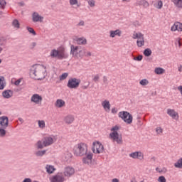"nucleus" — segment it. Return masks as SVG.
<instances>
[{
  "mask_svg": "<svg viewBox=\"0 0 182 182\" xmlns=\"http://www.w3.org/2000/svg\"><path fill=\"white\" fill-rule=\"evenodd\" d=\"M56 171V168L53 165H47L46 166V172L48 174H53Z\"/></svg>",
  "mask_w": 182,
  "mask_h": 182,
  "instance_id": "obj_27",
  "label": "nucleus"
},
{
  "mask_svg": "<svg viewBox=\"0 0 182 182\" xmlns=\"http://www.w3.org/2000/svg\"><path fill=\"white\" fill-rule=\"evenodd\" d=\"M88 152L87 144L83 142L76 144L73 148V154L75 157H85Z\"/></svg>",
  "mask_w": 182,
  "mask_h": 182,
  "instance_id": "obj_2",
  "label": "nucleus"
},
{
  "mask_svg": "<svg viewBox=\"0 0 182 182\" xmlns=\"http://www.w3.org/2000/svg\"><path fill=\"white\" fill-rule=\"evenodd\" d=\"M36 157H42L46 154V150H39L35 153Z\"/></svg>",
  "mask_w": 182,
  "mask_h": 182,
  "instance_id": "obj_33",
  "label": "nucleus"
},
{
  "mask_svg": "<svg viewBox=\"0 0 182 182\" xmlns=\"http://www.w3.org/2000/svg\"><path fill=\"white\" fill-rule=\"evenodd\" d=\"M37 43L36 42H32L31 44L30 45V48L31 49H33L36 46Z\"/></svg>",
  "mask_w": 182,
  "mask_h": 182,
  "instance_id": "obj_53",
  "label": "nucleus"
},
{
  "mask_svg": "<svg viewBox=\"0 0 182 182\" xmlns=\"http://www.w3.org/2000/svg\"><path fill=\"white\" fill-rule=\"evenodd\" d=\"M22 182H32V179H31V178H26Z\"/></svg>",
  "mask_w": 182,
  "mask_h": 182,
  "instance_id": "obj_55",
  "label": "nucleus"
},
{
  "mask_svg": "<svg viewBox=\"0 0 182 182\" xmlns=\"http://www.w3.org/2000/svg\"><path fill=\"white\" fill-rule=\"evenodd\" d=\"M5 86H6V83L5 82V77L1 76L0 77V90H4V89H5Z\"/></svg>",
  "mask_w": 182,
  "mask_h": 182,
  "instance_id": "obj_31",
  "label": "nucleus"
},
{
  "mask_svg": "<svg viewBox=\"0 0 182 182\" xmlns=\"http://www.w3.org/2000/svg\"><path fill=\"white\" fill-rule=\"evenodd\" d=\"M9 123V121L8 117L3 116L0 117V127H1V129H6Z\"/></svg>",
  "mask_w": 182,
  "mask_h": 182,
  "instance_id": "obj_16",
  "label": "nucleus"
},
{
  "mask_svg": "<svg viewBox=\"0 0 182 182\" xmlns=\"http://www.w3.org/2000/svg\"><path fill=\"white\" fill-rule=\"evenodd\" d=\"M3 97L5 99H9L10 97H12L13 92L11 90H5L2 93Z\"/></svg>",
  "mask_w": 182,
  "mask_h": 182,
  "instance_id": "obj_30",
  "label": "nucleus"
},
{
  "mask_svg": "<svg viewBox=\"0 0 182 182\" xmlns=\"http://www.w3.org/2000/svg\"><path fill=\"white\" fill-rule=\"evenodd\" d=\"M119 130H120V127L118 125H115L111 129V133L109 134V139L112 140V141H116L117 144H122L123 143V140L122 139V134H119Z\"/></svg>",
  "mask_w": 182,
  "mask_h": 182,
  "instance_id": "obj_5",
  "label": "nucleus"
},
{
  "mask_svg": "<svg viewBox=\"0 0 182 182\" xmlns=\"http://www.w3.org/2000/svg\"><path fill=\"white\" fill-rule=\"evenodd\" d=\"M36 148L38 150H42L44 147H46V139L38 141L36 144Z\"/></svg>",
  "mask_w": 182,
  "mask_h": 182,
  "instance_id": "obj_23",
  "label": "nucleus"
},
{
  "mask_svg": "<svg viewBox=\"0 0 182 182\" xmlns=\"http://www.w3.org/2000/svg\"><path fill=\"white\" fill-rule=\"evenodd\" d=\"M50 182H65L66 178L63 175V172H58L55 175L50 177Z\"/></svg>",
  "mask_w": 182,
  "mask_h": 182,
  "instance_id": "obj_9",
  "label": "nucleus"
},
{
  "mask_svg": "<svg viewBox=\"0 0 182 182\" xmlns=\"http://www.w3.org/2000/svg\"><path fill=\"white\" fill-rule=\"evenodd\" d=\"M77 45H87V40L85 37L78 38L75 40Z\"/></svg>",
  "mask_w": 182,
  "mask_h": 182,
  "instance_id": "obj_28",
  "label": "nucleus"
},
{
  "mask_svg": "<svg viewBox=\"0 0 182 182\" xmlns=\"http://www.w3.org/2000/svg\"><path fill=\"white\" fill-rule=\"evenodd\" d=\"M111 112L112 113V114H116V113H117V109L116 107H114L112 109Z\"/></svg>",
  "mask_w": 182,
  "mask_h": 182,
  "instance_id": "obj_54",
  "label": "nucleus"
},
{
  "mask_svg": "<svg viewBox=\"0 0 182 182\" xmlns=\"http://www.w3.org/2000/svg\"><path fill=\"white\" fill-rule=\"evenodd\" d=\"M103 82L104 83H107V77H106V76L103 77Z\"/></svg>",
  "mask_w": 182,
  "mask_h": 182,
  "instance_id": "obj_59",
  "label": "nucleus"
},
{
  "mask_svg": "<svg viewBox=\"0 0 182 182\" xmlns=\"http://www.w3.org/2000/svg\"><path fill=\"white\" fill-rule=\"evenodd\" d=\"M101 105L103 107L105 112H106L107 113H109V112H110V102L107 100H105L104 101H102L101 102Z\"/></svg>",
  "mask_w": 182,
  "mask_h": 182,
  "instance_id": "obj_20",
  "label": "nucleus"
},
{
  "mask_svg": "<svg viewBox=\"0 0 182 182\" xmlns=\"http://www.w3.org/2000/svg\"><path fill=\"white\" fill-rule=\"evenodd\" d=\"M89 88V84L85 85V84H82L81 85V89H82V90H86V89Z\"/></svg>",
  "mask_w": 182,
  "mask_h": 182,
  "instance_id": "obj_50",
  "label": "nucleus"
},
{
  "mask_svg": "<svg viewBox=\"0 0 182 182\" xmlns=\"http://www.w3.org/2000/svg\"><path fill=\"white\" fill-rule=\"evenodd\" d=\"M73 157V155L72 154V153L69 151H65L63 155V160L64 161H70Z\"/></svg>",
  "mask_w": 182,
  "mask_h": 182,
  "instance_id": "obj_24",
  "label": "nucleus"
},
{
  "mask_svg": "<svg viewBox=\"0 0 182 182\" xmlns=\"http://www.w3.org/2000/svg\"><path fill=\"white\" fill-rule=\"evenodd\" d=\"M178 72H182V65L178 67Z\"/></svg>",
  "mask_w": 182,
  "mask_h": 182,
  "instance_id": "obj_61",
  "label": "nucleus"
},
{
  "mask_svg": "<svg viewBox=\"0 0 182 182\" xmlns=\"http://www.w3.org/2000/svg\"><path fill=\"white\" fill-rule=\"evenodd\" d=\"M151 49L150 48H146L144 50V56H146L147 58H149V56H151Z\"/></svg>",
  "mask_w": 182,
  "mask_h": 182,
  "instance_id": "obj_37",
  "label": "nucleus"
},
{
  "mask_svg": "<svg viewBox=\"0 0 182 182\" xmlns=\"http://www.w3.org/2000/svg\"><path fill=\"white\" fill-rule=\"evenodd\" d=\"M90 8H95L96 6V1L95 0H86Z\"/></svg>",
  "mask_w": 182,
  "mask_h": 182,
  "instance_id": "obj_39",
  "label": "nucleus"
},
{
  "mask_svg": "<svg viewBox=\"0 0 182 182\" xmlns=\"http://www.w3.org/2000/svg\"><path fill=\"white\" fill-rule=\"evenodd\" d=\"M136 5H139L140 6H144V8H149L150 6V4H149V1L146 0H139L136 1Z\"/></svg>",
  "mask_w": 182,
  "mask_h": 182,
  "instance_id": "obj_26",
  "label": "nucleus"
},
{
  "mask_svg": "<svg viewBox=\"0 0 182 182\" xmlns=\"http://www.w3.org/2000/svg\"><path fill=\"white\" fill-rule=\"evenodd\" d=\"M166 113L170 116V117L173 119V120H178L180 117L178 112H176V110L173 109H168Z\"/></svg>",
  "mask_w": 182,
  "mask_h": 182,
  "instance_id": "obj_14",
  "label": "nucleus"
},
{
  "mask_svg": "<svg viewBox=\"0 0 182 182\" xmlns=\"http://www.w3.org/2000/svg\"><path fill=\"white\" fill-rule=\"evenodd\" d=\"M156 171H157V173H167V168H166V167H163V168L156 167Z\"/></svg>",
  "mask_w": 182,
  "mask_h": 182,
  "instance_id": "obj_38",
  "label": "nucleus"
},
{
  "mask_svg": "<svg viewBox=\"0 0 182 182\" xmlns=\"http://www.w3.org/2000/svg\"><path fill=\"white\" fill-rule=\"evenodd\" d=\"M129 157L137 160H144V155L141 151H135L129 154Z\"/></svg>",
  "mask_w": 182,
  "mask_h": 182,
  "instance_id": "obj_13",
  "label": "nucleus"
},
{
  "mask_svg": "<svg viewBox=\"0 0 182 182\" xmlns=\"http://www.w3.org/2000/svg\"><path fill=\"white\" fill-rule=\"evenodd\" d=\"M69 4L70 6H77L79 8L80 6V4H79V1L77 0H69Z\"/></svg>",
  "mask_w": 182,
  "mask_h": 182,
  "instance_id": "obj_32",
  "label": "nucleus"
},
{
  "mask_svg": "<svg viewBox=\"0 0 182 182\" xmlns=\"http://www.w3.org/2000/svg\"><path fill=\"white\" fill-rule=\"evenodd\" d=\"M143 59V55H139L137 57L134 58V60H138L140 61Z\"/></svg>",
  "mask_w": 182,
  "mask_h": 182,
  "instance_id": "obj_52",
  "label": "nucleus"
},
{
  "mask_svg": "<svg viewBox=\"0 0 182 182\" xmlns=\"http://www.w3.org/2000/svg\"><path fill=\"white\" fill-rule=\"evenodd\" d=\"M58 136L56 135H50L46 137V146H52L54 143H56Z\"/></svg>",
  "mask_w": 182,
  "mask_h": 182,
  "instance_id": "obj_15",
  "label": "nucleus"
},
{
  "mask_svg": "<svg viewBox=\"0 0 182 182\" xmlns=\"http://www.w3.org/2000/svg\"><path fill=\"white\" fill-rule=\"evenodd\" d=\"M6 6V1L5 0H0V8L4 9Z\"/></svg>",
  "mask_w": 182,
  "mask_h": 182,
  "instance_id": "obj_44",
  "label": "nucleus"
},
{
  "mask_svg": "<svg viewBox=\"0 0 182 182\" xmlns=\"http://www.w3.org/2000/svg\"><path fill=\"white\" fill-rule=\"evenodd\" d=\"M116 36H118L120 38L122 36V31L120 29L117 30H111L109 31V38H116Z\"/></svg>",
  "mask_w": 182,
  "mask_h": 182,
  "instance_id": "obj_22",
  "label": "nucleus"
},
{
  "mask_svg": "<svg viewBox=\"0 0 182 182\" xmlns=\"http://www.w3.org/2000/svg\"><path fill=\"white\" fill-rule=\"evenodd\" d=\"M31 100L36 105H41L42 103V97L38 94H34L32 95Z\"/></svg>",
  "mask_w": 182,
  "mask_h": 182,
  "instance_id": "obj_18",
  "label": "nucleus"
},
{
  "mask_svg": "<svg viewBox=\"0 0 182 182\" xmlns=\"http://www.w3.org/2000/svg\"><path fill=\"white\" fill-rule=\"evenodd\" d=\"M29 75L35 80H43L46 77V67L42 64H34L31 66Z\"/></svg>",
  "mask_w": 182,
  "mask_h": 182,
  "instance_id": "obj_1",
  "label": "nucleus"
},
{
  "mask_svg": "<svg viewBox=\"0 0 182 182\" xmlns=\"http://www.w3.org/2000/svg\"><path fill=\"white\" fill-rule=\"evenodd\" d=\"M100 79V77L99 76V75H95L93 78L92 80L93 82H95V83L99 82V80Z\"/></svg>",
  "mask_w": 182,
  "mask_h": 182,
  "instance_id": "obj_48",
  "label": "nucleus"
},
{
  "mask_svg": "<svg viewBox=\"0 0 182 182\" xmlns=\"http://www.w3.org/2000/svg\"><path fill=\"white\" fill-rule=\"evenodd\" d=\"M27 30L29 32V33H32L33 36H36V32L33 28L27 27Z\"/></svg>",
  "mask_w": 182,
  "mask_h": 182,
  "instance_id": "obj_42",
  "label": "nucleus"
},
{
  "mask_svg": "<svg viewBox=\"0 0 182 182\" xmlns=\"http://www.w3.org/2000/svg\"><path fill=\"white\" fill-rule=\"evenodd\" d=\"M19 5H20L21 6H23L25 5V3H23V2H20V3H19Z\"/></svg>",
  "mask_w": 182,
  "mask_h": 182,
  "instance_id": "obj_63",
  "label": "nucleus"
},
{
  "mask_svg": "<svg viewBox=\"0 0 182 182\" xmlns=\"http://www.w3.org/2000/svg\"><path fill=\"white\" fill-rule=\"evenodd\" d=\"M21 82H22V78H19L16 81H15L14 85L15 86H19L21 85Z\"/></svg>",
  "mask_w": 182,
  "mask_h": 182,
  "instance_id": "obj_51",
  "label": "nucleus"
},
{
  "mask_svg": "<svg viewBox=\"0 0 182 182\" xmlns=\"http://www.w3.org/2000/svg\"><path fill=\"white\" fill-rule=\"evenodd\" d=\"M133 39H137L136 46L138 48L144 46V35L140 32H134L132 36Z\"/></svg>",
  "mask_w": 182,
  "mask_h": 182,
  "instance_id": "obj_8",
  "label": "nucleus"
},
{
  "mask_svg": "<svg viewBox=\"0 0 182 182\" xmlns=\"http://www.w3.org/2000/svg\"><path fill=\"white\" fill-rule=\"evenodd\" d=\"M12 26H14V28H16V29H19V28H21V24L19 23L18 19H14L13 21Z\"/></svg>",
  "mask_w": 182,
  "mask_h": 182,
  "instance_id": "obj_34",
  "label": "nucleus"
},
{
  "mask_svg": "<svg viewBox=\"0 0 182 182\" xmlns=\"http://www.w3.org/2000/svg\"><path fill=\"white\" fill-rule=\"evenodd\" d=\"M165 70L164 69L161 68H156L154 70V73L156 75H163V73H164Z\"/></svg>",
  "mask_w": 182,
  "mask_h": 182,
  "instance_id": "obj_35",
  "label": "nucleus"
},
{
  "mask_svg": "<svg viewBox=\"0 0 182 182\" xmlns=\"http://www.w3.org/2000/svg\"><path fill=\"white\" fill-rule=\"evenodd\" d=\"M173 2V5H175L176 8H178L179 9H182V0H171Z\"/></svg>",
  "mask_w": 182,
  "mask_h": 182,
  "instance_id": "obj_29",
  "label": "nucleus"
},
{
  "mask_svg": "<svg viewBox=\"0 0 182 182\" xmlns=\"http://www.w3.org/2000/svg\"><path fill=\"white\" fill-rule=\"evenodd\" d=\"M80 85V79L76 77L70 78L68 80L67 86L69 89H77Z\"/></svg>",
  "mask_w": 182,
  "mask_h": 182,
  "instance_id": "obj_10",
  "label": "nucleus"
},
{
  "mask_svg": "<svg viewBox=\"0 0 182 182\" xmlns=\"http://www.w3.org/2000/svg\"><path fill=\"white\" fill-rule=\"evenodd\" d=\"M82 158V163L84 164H87L88 166L90 164H92V160H93V153L88 151Z\"/></svg>",
  "mask_w": 182,
  "mask_h": 182,
  "instance_id": "obj_11",
  "label": "nucleus"
},
{
  "mask_svg": "<svg viewBox=\"0 0 182 182\" xmlns=\"http://www.w3.org/2000/svg\"><path fill=\"white\" fill-rule=\"evenodd\" d=\"M85 25V21H81L78 23V26H83Z\"/></svg>",
  "mask_w": 182,
  "mask_h": 182,
  "instance_id": "obj_56",
  "label": "nucleus"
},
{
  "mask_svg": "<svg viewBox=\"0 0 182 182\" xmlns=\"http://www.w3.org/2000/svg\"><path fill=\"white\" fill-rule=\"evenodd\" d=\"M85 56H92V53L90 51L85 52Z\"/></svg>",
  "mask_w": 182,
  "mask_h": 182,
  "instance_id": "obj_58",
  "label": "nucleus"
},
{
  "mask_svg": "<svg viewBox=\"0 0 182 182\" xmlns=\"http://www.w3.org/2000/svg\"><path fill=\"white\" fill-rule=\"evenodd\" d=\"M70 55L75 59H82L85 55H86V50L85 48L80 46H70Z\"/></svg>",
  "mask_w": 182,
  "mask_h": 182,
  "instance_id": "obj_4",
  "label": "nucleus"
},
{
  "mask_svg": "<svg viewBox=\"0 0 182 182\" xmlns=\"http://www.w3.org/2000/svg\"><path fill=\"white\" fill-rule=\"evenodd\" d=\"M19 122H21V123H23V119L22 118H18Z\"/></svg>",
  "mask_w": 182,
  "mask_h": 182,
  "instance_id": "obj_62",
  "label": "nucleus"
},
{
  "mask_svg": "<svg viewBox=\"0 0 182 182\" xmlns=\"http://www.w3.org/2000/svg\"><path fill=\"white\" fill-rule=\"evenodd\" d=\"M158 181L159 182H166V177H164V176H159L158 178Z\"/></svg>",
  "mask_w": 182,
  "mask_h": 182,
  "instance_id": "obj_49",
  "label": "nucleus"
},
{
  "mask_svg": "<svg viewBox=\"0 0 182 182\" xmlns=\"http://www.w3.org/2000/svg\"><path fill=\"white\" fill-rule=\"evenodd\" d=\"M63 174L64 177H72L75 174V168L72 166L65 167Z\"/></svg>",
  "mask_w": 182,
  "mask_h": 182,
  "instance_id": "obj_12",
  "label": "nucleus"
},
{
  "mask_svg": "<svg viewBox=\"0 0 182 182\" xmlns=\"http://www.w3.org/2000/svg\"><path fill=\"white\" fill-rule=\"evenodd\" d=\"M43 16L39 15L38 12H33L32 14L33 22H43Z\"/></svg>",
  "mask_w": 182,
  "mask_h": 182,
  "instance_id": "obj_17",
  "label": "nucleus"
},
{
  "mask_svg": "<svg viewBox=\"0 0 182 182\" xmlns=\"http://www.w3.org/2000/svg\"><path fill=\"white\" fill-rule=\"evenodd\" d=\"M177 42H178V46L180 48V46H181V43L180 42V40H178Z\"/></svg>",
  "mask_w": 182,
  "mask_h": 182,
  "instance_id": "obj_64",
  "label": "nucleus"
},
{
  "mask_svg": "<svg viewBox=\"0 0 182 182\" xmlns=\"http://www.w3.org/2000/svg\"><path fill=\"white\" fill-rule=\"evenodd\" d=\"M156 133L158 134H163V128H161V127H157L156 128Z\"/></svg>",
  "mask_w": 182,
  "mask_h": 182,
  "instance_id": "obj_46",
  "label": "nucleus"
},
{
  "mask_svg": "<svg viewBox=\"0 0 182 182\" xmlns=\"http://www.w3.org/2000/svg\"><path fill=\"white\" fill-rule=\"evenodd\" d=\"M38 123L40 129H45V126H46L45 121L38 120Z\"/></svg>",
  "mask_w": 182,
  "mask_h": 182,
  "instance_id": "obj_40",
  "label": "nucleus"
},
{
  "mask_svg": "<svg viewBox=\"0 0 182 182\" xmlns=\"http://www.w3.org/2000/svg\"><path fill=\"white\" fill-rule=\"evenodd\" d=\"M92 151L95 154H100L105 151V146L99 141L92 143Z\"/></svg>",
  "mask_w": 182,
  "mask_h": 182,
  "instance_id": "obj_7",
  "label": "nucleus"
},
{
  "mask_svg": "<svg viewBox=\"0 0 182 182\" xmlns=\"http://www.w3.org/2000/svg\"><path fill=\"white\" fill-rule=\"evenodd\" d=\"M6 131L4 128H0V137H5Z\"/></svg>",
  "mask_w": 182,
  "mask_h": 182,
  "instance_id": "obj_45",
  "label": "nucleus"
},
{
  "mask_svg": "<svg viewBox=\"0 0 182 182\" xmlns=\"http://www.w3.org/2000/svg\"><path fill=\"white\" fill-rule=\"evenodd\" d=\"M139 85H141V86H147V85H149V81L147 79H143L139 82Z\"/></svg>",
  "mask_w": 182,
  "mask_h": 182,
  "instance_id": "obj_41",
  "label": "nucleus"
},
{
  "mask_svg": "<svg viewBox=\"0 0 182 182\" xmlns=\"http://www.w3.org/2000/svg\"><path fill=\"white\" fill-rule=\"evenodd\" d=\"M69 76L68 73H64L60 76V80H65Z\"/></svg>",
  "mask_w": 182,
  "mask_h": 182,
  "instance_id": "obj_43",
  "label": "nucleus"
},
{
  "mask_svg": "<svg viewBox=\"0 0 182 182\" xmlns=\"http://www.w3.org/2000/svg\"><path fill=\"white\" fill-rule=\"evenodd\" d=\"M119 117L123 119V121L127 123V124H132L133 123V116L130 114L128 112L122 111L119 112Z\"/></svg>",
  "mask_w": 182,
  "mask_h": 182,
  "instance_id": "obj_6",
  "label": "nucleus"
},
{
  "mask_svg": "<svg viewBox=\"0 0 182 182\" xmlns=\"http://www.w3.org/2000/svg\"><path fill=\"white\" fill-rule=\"evenodd\" d=\"M171 31L172 32H176V31H178V32H182V23L178 21L175 22L171 26Z\"/></svg>",
  "mask_w": 182,
  "mask_h": 182,
  "instance_id": "obj_19",
  "label": "nucleus"
},
{
  "mask_svg": "<svg viewBox=\"0 0 182 182\" xmlns=\"http://www.w3.org/2000/svg\"><path fill=\"white\" fill-rule=\"evenodd\" d=\"M156 8H157L158 9H161V8H163V1H159L157 2Z\"/></svg>",
  "mask_w": 182,
  "mask_h": 182,
  "instance_id": "obj_47",
  "label": "nucleus"
},
{
  "mask_svg": "<svg viewBox=\"0 0 182 182\" xmlns=\"http://www.w3.org/2000/svg\"><path fill=\"white\" fill-rule=\"evenodd\" d=\"M176 168H182V158L179 159L176 163L174 164Z\"/></svg>",
  "mask_w": 182,
  "mask_h": 182,
  "instance_id": "obj_36",
  "label": "nucleus"
},
{
  "mask_svg": "<svg viewBox=\"0 0 182 182\" xmlns=\"http://www.w3.org/2000/svg\"><path fill=\"white\" fill-rule=\"evenodd\" d=\"M63 122L65 124H72L75 122V116L68 114L64 117Z\"/></svg>",
  "mask_w": 182,
  "mask_h": 182,
  "instance_id": "obj_21",
  "label": "nucleus"
},
{
  "mask_svg": "<svg viewBox=\"0 0 182 182\" xmlns=\"http://www.w3.org/2000/svg\"><path fill=\"white\" fill-rule=\"evenodd\" d=\"M65 105H66L65 100L62 99H58L56 100L55 106V107H58L59 109H60L61 107H65Z\"/></svg>",
  "mask_w": 182,
  "mask_h": 182,
  "instance_id": "obj_25",
  "label": "nucleus"
},
{
  "mask_svg": "<svg viewBox=\"0 0 182 182\" xmlns=\"http://www.w3.org/2000/svg\"><path fill=\"white\" fill-rule=\"evenodd\" d=\"M178 90H179V92L182 96V85L178 87Z\"/></svg>",
  "mask_w": 182,
  "mask_h": 182,
  "instance_id": "obj_57",
  "label": "nucleus"
},
{
  "mask_svg": "<svg viewBox=\"0 0 182 182\" xmlns=\"http://www.w3.org/2000/svg\"><path fill=\"white\" fill-rule=\"evenodd\" d=\"M111 182H119L118 178H113Z\"/></svg>",
  "mask_w": 182,
  "mask_h": 182,
  "instance_id": "obj_60",
  "label": "nucleus"
},
{
  "mask_svg": "<svg viewBox=\"0 0 182 182\" xmlns=\"http://www.w3.org/2000/svg\"><path fill=\"white\" fill-rule=\"evenodd\" d=\"M50 56L54 59L62 60L63 59H68V58H69V54L66 53V49L64 47H60L57 50H51Z\"/></svg>",
  "mask_w": 182,
  "mask_h": 182,
  "instance_id": "obj_3",
  "label": "nucleus"
}]
</instances>
